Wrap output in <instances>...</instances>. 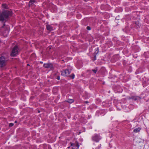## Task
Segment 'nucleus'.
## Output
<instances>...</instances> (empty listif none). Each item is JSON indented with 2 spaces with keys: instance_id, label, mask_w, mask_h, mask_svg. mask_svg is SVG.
Listing matches in <instances>:
<instances>
[{
  "instance_id": "1",
  "label": "nucleus",
  "mask_w": 149,
  "mask_h": 149,
  "mask_svg": "<svg viewBox=\"0 0 149 149\" xmlns=\"http://www.w3.org/2000/svg\"><path fill=\"white\" fill-rule=\"evenodd\" d=\"M12 12L9 10H4L0 15V21H3L11 15Z\"/></svg>"
},
{
  "instance_id": "2",
  "label": "nucleus",
  "mask_w": 149,
  "mask_h": 149,
  "mask_svg": "<svg viewBox=\"0 0 149 149\" xmlns=\"http://www.w3.org/2000/svg\"><path fill=\"white\" fill-rule=\"evenodd\" d=\"M72 68L70 66H68V68L63 70L61 71V74L64 76H68L71 72Z\"/></svg>"
},
{
  "instance_id": "3",
  "label": "nucleus",
  "mask_w": 149,
  "mask_h": 149,
  "mask_svg": "<svg viewBox=\"0 0 149 149\" xmlns=\"http://www.w3.org/2000/svg\"><path fill=\"white\" fill-rule=\"evenodd\" d=\"M91 139L92 141L98 142L101 139V137L99 134H95L92 136Z\"/></svg>"
},
{
  "instance_id": "4",
  "label": "nucleus",
  "mask_w": 149,
  "mask_h": 149,
  "mask_svg": "<svg viewBox=\"0 0 149 149\" xmlns=\"http://www.w3.org/2000/svg\"><path fill=\"white\" fill-rule=\"evenodd\" d=\"M18 48L17 45H15L13 48L10 54V56H15L16 55L18 54Z\"/></svg>"
},
{
  "instance_id": "5",
  "label": "nucleus",
  "mask_w": 149,
  "mask_h": 149,
  "mask_svg": "<svg viewBox=\"0 0 149 149\" xmlns=\"http://www.w3.org/2000/svg\"><path fill=\"white\" fill-rule=\"evenodd\" d=\"M5 65V58L3 56L0 57V68L2 67Z\"/></svg>"
},
{
  "instance_id": "6",
  "label": "nucleus",
  "mask_w": 149,
  "mask_h": 149,
  "mask_svg": "<svg viewBox=\"0 0 149 149\" xmlns=\"http://www.w3.org/2000/svg\"><path fill=\"white\" fill-rule=\"evenodd\" d=\"M71 146H74L75 147V146L77 147V149L78 148L79 145V143L77 141H75L74 143H70Z\"/></svg>"
},
{
  "instance_id": "7",
  "label": "nucleus",
  "mask_w": 149,
  "mask_h": 149,
  "mask_svg": "<svg viewBox=\"0 0 149 149\" xmlns=\"http://www.w3.org/2000/svg\"><path fill=\"white\" fill-rule=\"evenodd\" d=\"M93 149H100L101 147V145L100 144H98L97 146H96L97 145L95 144L94 143H93Z\"/></svg>"
},
{
  "instance_id": "8",
  "label": "nucleus",
  "mask_w": 149,
  "mask_h": 149,
  "mask_svg": "<svg viewBox=\"0 0 149 149\" xmlns=\"http://www.w3.org/2000/svg\"><path fill=\"white\" fill-rule=\"evenodd\" d=\"M36 0H30L29 2V6H33L34 3H36Z\"/></svg>"
},
{
  "instance_id": "9",
  "label": "nucleus",
  "mask_w": 149,
  "mask_h": 149,
  "mask_svg": "<svg viewBox=\"0 0 149 149\" xmlns=\"http://www.w3.org/2000/svg\"><path fill=\"white\" fill-rule=\"evenodd\" d=\"M46 28L49 31H51L53 30L52 27L49 25L47 24L46 25Z\"/></svg>"
},
{
  "instance_id": "10",
  "label": "nucleus",
  "mask_w": 149,
  "mask_h": 149,
  "mask_svg": "<svg viewBox=\"0 0 149 149\" xmlns=\"http://www.w3.org/2000/svg\"><path fill=\"white\" fill-rule=\"evenodd\" d=\"M141 130V128L139 127L135 129L134 130L133 132L135 133H138Z\"/></svg>"
},
{
  "instance_id": "11",
  "label": "nucleus",
  "mask_w": 149,
  "mask_h": 149,
  "mask_svg": "<svg viewBox=\"0 0 149 149\" xmlns=\"http://www.w3.org/2000/svg\"><path fill=\"white\" fill-rule=\"evenodd\" d=\"M2 8L5 9H8V5L6 4L3 3L2 4Z\"/></svg>"
},
{
  "instance_id": "12",
  "label": "nucleus",
  "mask_w": 149,
  "mask_h": 149,
  "mask_svg": "<svg viewBox=\"0 0 149 149\" xmlns=\"http://www.w3.org/2000/svg\"><path fill=\"white\" fill-rule=\"evenodd\" d=\"M65 101L69 103H72L74 102V100L73 99H68Z\"/></svg>"
},
{
  "instance_id": "13",
  "label": "nucleus",
  "mask_w": 149,
  "mask_h": 149,
  "mask_svg": "<svg viewBox=\"0 0 149 149\" xmlns=\"http://www.w3.org/2000/svg\"><path fill=\"white\" fill-rule=\"evenodd\" d=\"M49 68L51 70H52L54 69V68L53 65L51 63H49Z\"/></svg>"
},
{
  "instance_id": "14",
  "label": "nucleus",
  "mask_w": 149,
  "mask_h": 149,
  "mask_svg": "<svg viewBox=\"0 0 149 149\" xmlns=\"http://www.w3.org/2000/svg\"><path fill=\"white\" fill-rule=\"evenodd\" d=\"M95 52L94 53V54L95 55H96L99 52V49L98 47H97V48H95Z\"/></svg>"
},
{
  "instance_id": "15",
  "label": "nucleus",
  "mask_w": 149,
  "mask_h": 149,
  "mask_svg": "<svg viewBox=\"0 0 149 149\" xmlns=\"http://www.w3.org/2000/svg\"><path fill=\"white\" fill-rule=\"evenodd\" d=\"M139 98V97L138 96H134L132 97V98L134 100H136Z\"/></svg>"
},
{
  "instance_id": "16",
  "label": "nucleus",
  "mask_w": 149,
  "mask_h": 149,
  "mask_svg": "<svg viewBox=\"0 0 149 149\" xmlns=\"http://www.w3.org/2000/svg\"><path fill=\"white\" fill-rule=\"evenodd\" d=\"M49 63H45L44 64L43 66L46 68H49Z\"/></svg>"
},
{
  "instance_id": "17",
  "label": "nucleus",
  "mask_w": 149,
  "mask_h": 149,
  "mask_svg": "<svg viewBox=\"0 0 149 149\" xmlns=\"http://www.w3.org/2000/svg\"><path fill=\"white\" fill-rule=\"evenodd\" d=\"M75 77V75L73 73L70 76V77L72 79L74 78Z\"/></svg>"
},
{
  "instance_id": "18",
  "label": "nucleus",
  "mask_w": 149,
  "mask_h": 149,
  "mask_svg": "<svg viewBox=\"0 0 149 149\" xmlns=\"http://www.w3.org/2000/svg\"><path fill=\"white\" fill-rule=\"evenodd\" d=\"M97 69H92V71L95 73H96L97 71Z\"/></svg>"
},
{
  "instance_id": "19",
  "label": "nucleus",
  "mask_w": 149,
  "mask_h": 149,
  "mask_svg": "<svg viewBox=\"0 0 149 149\" xmlns=\"http://www.w3.org/2000/svg\"><path fill=\"white\" fill-rule=\"evenodd\" d=\"M86 29H87V30H90L91 29V28L89 26H87L86 27Z\"/></svg>"
},
{
  "instance_id": "20",
  "label": "nucleus",
  "mask_w": 149,
  "mask_h": 149,
  "mask_svg": "<svg viewBox=\"0 0 149 149\" xmlns=\"http://www.w3.org/2000/svg\"><path fill=\"white\" fill-rule=\"evenodd\" d=\"M13 125H14L13 123H11L9 124V125L10 127H12L13 126Z\"/></svg>"
},
{
  "instance_id": "21",
  "label": "nucleus",
  "mask_w": 149,
  "mask_h": 149,
  "mask_svg": "<svg viewBox=\"0 0 149 149\" xmlns=\"http://www.w3.org/2000/svg\"><path fill=\"white\" fill-rule=\"evenodd\" d=\"M113 110V108L112 107H111L109 108V110L110 111H112Z\"/></svg>"
},
{
  "instance_id": "22",
  "label": "nucleus",
  "mask_w": 149,
  "mask_h": 149,
  "mask_svg": "<svg viewBox=\"0 0 149 149\" xmlns=\"http://www.w3.org/2000/svg\"><path fill=\"white\" fill-rule=\"evenodd\" d=\"M96 55H95L94 58V61L96 59Z\"/></svg>"
},
{
  "instance_id": "23",
  "label": "nucleus",
  "mask_w": 149,
  "mask_h": 149,
  "mask_svg": "<svg viewBox=\"0 0 149 149\" xmlns=\"http://www.w3.org/2000/svg\"><path fill=\"white\" fill-rule=\"evenodd\" d=\"M57 79H58V80H60V77L59 76H58L57 77Z\"/></svg>"
},
{
  "instance_id": "24",
  "label": "nucleus",
  "mask_w": 149,
  "mask_h": 149,
  "mask_svg": "<svg viewBox=\"0 0 149 149\" xmlns=\"http://www.w3.org/2000/svg\"><path fill=\"white\" fill-rule=\"evenodd\" d=\"M5 23H4V24H3V26H2V28H3V27H4V26H5Z\"/></svg>"
},
{
  "instance_id": "25",
  "label": "nucleus",
  "mask_w": 149,
  "mask_h": 149,
  "mask_svg": "<svg viewBox=\"0 0 149 149\" xmlns=\"http://www.w3.org/2000/svg\"><path fill=\"white\" fill-rule=\"evenodd\" d=\"M136 23H137V24H138V26H139V24L137 22H136Z\"/></svg>"
},
{
  "instance_id": "26",
  "label": "nucleus",
  "mask_w": 149,
  "mask_h": 149,
  "mask_svg": "<svg viewBox=\"0 0 149 149\" xmlns=\"http://www.w3.org/2000/svg\"><path fill=\"white\" fill-rule=\"evenodd\" d=\"M86 103H88V101H86Z\"/></svg>"
},
{
  "instance_id": "27",
  "label": "nucleus",
  "mask_w": 149,
  "mask_h": 149,
  "mask_svg": "<svg viewBox=\"0 0 149 149\" xmlns=\"http://www.w3.org/2000/svg\"><path fill=\"white\" fill-rule=\"evenodd\" d=\"M40 63H43V62H41Z\"/></svg>"
},
{
  "instance_id": "28",
  "label": "nucleus",
  "mask_w": 149,
  "mask_h": 149,
  "mask_svg": "<svg viewBox=\"0 0 149 149\" xmlns=\"http://www.w3.org/2000/svg\"><path fill=\"white\" fill-rule=\"evenodd\" d=\"M15 123H16L17 122V121H15Z\"/></svg>"
},
{
  "instance_id": "29",
  "label": "nucleus",
  "mask_w": 149,
  "mask_h": 149,
  "mask_svg": "<svg viewBox=\"0 0 149 149\" xmlns=\"http://www.w3.org/2000/svg\"><path fill=\"white\" fill-rule=\"evenodd\" d=\"M110 92V91H109V93Z\"/></svg>"
},
{
  "instance_id": "30",
  "label": "nucleus",
  "mask_w": 149,
  "mask_h": 149,
  "mask_svg": "<svg viewBox=\"0 0 149 149\" xmlns=\"http://www.w3.org/2000/svg\"><path fill=\"white\" fill-rule=\"evenodd\" d=\"M27 65H29V64H27Z\"/></svg>"
}]
</instances>
